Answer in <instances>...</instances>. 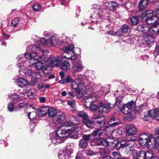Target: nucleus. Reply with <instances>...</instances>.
Masks as SVG:
<instances>
[{
    "instance_id": "nucleus-1",
    "label": "nucleus",
    "mask_w": 159,
    "mask_h": 159,
    "mask_svg": "<svg viewBox=\"0 0 159 159\" xmlns=\"http://www.w3.org/2000/svg\"><path fill=\"white\" fill-rule=\"evenodd\" d=\"M26 50L28 52H34L39 50L43 53V55L39 57L40 60L44 61H47L53 66H60L61 61L59 57L52 56L48 59L47 58L46 54H45L44 53L47 52L48 51L40 48L39 46L37 45H31L28 46L26 48Z\"/></svg>"
},
{
    "instance_id": "nucleus-2",
    "label": "nucleus",
    "mask_w": 159,
    "mask_h": 159,
    "mask_svg": "<svg viewBox=\"0 0 159 159\" xmlns=\"http://www.w3.org/2000/svg\"><path fill=\"white\" fill-rule=\"evenodd\" d=\"M111 107L109 104L100 102L98 110H97L95 113H93L92 118L93 122L98 125L100 127L103 126L105 122V117L99 115V114L107 113L109 112Z\"/></svg>"
},
{
    "instance_id": "nucleus-3",
    "label": "nucleus",
    "mask_w": 159,
    "mask_h": 159,
    "mask_svg": "<svg viewBox=\"0 0 159 159\" xmlns=\"http://www.w3.org/2000/svg\"><path fill=\"white\" fill-rule=\"evenodd\" d=\"M85 78V77L84 75H79L77 78L71 83L72 88L78 93L77 96L79 98L83 96V91L85 89L83 84L84 80Z\"/></svg>"
},
{
    "instance_id": "nucleus-4",
    "label": "nucleus",
    "mask_w": 159,
    "mask_h": 159,
    "mask_svg": "<svg viewBox=\"0 0 159 159\" xmlns=\"http://www.w3.org/2000/svg\"><path fill=\"white\" fill-rule=\"evenodd\" d=\"M69 131L64 129H61L58 128L56 133L51 138L52 143L54 144H58L63 143L65 139V138L69 136Z\"/></svg>"
},
{
    "instance_id": "nucleus-5",
    "label": "nucleus",
    "mask_w": 159,
    "mask_h": 159,
    "mask_svg": "<svg viewBox=\"0 0 159 159\" xmlns=\"http://www.w3.org/2000/svg\"><path fill=\"white\" fill-rule=\"evenodd\" d=\"M132 155L134 159H159L156 156H153L152 151L145 152L142 150L138 152L134 150L132 151Z\"/></svg>"
},
{
    "instance_id": "nucleus-6",
    "label": "nucleus",
    "mask_w": 159,
    "mask_h": 159,
    "mask_svg": "<svg viewBox=\"0 0 159 159\" xmlns=\"http://www.w3.org/2000/svg\"><path fill=\"white\" fill-rule=\"evenodd\" d=\"M137 29L139 31L142 32L143 33L149 32L152 34H157L159 32V23L153 24L150 28L149 25L143 24L139 25Z\"/></svg>"
},
{
    "instance_id": "nucleus-7",
    "label": "nucleus",
    "mask_w": 159,
    "mask_h": 159,
    "mask_svg": "<svg viewBox=\"0 0 159 159\" xmlns=\"http://www.w3.org/2000/svg\"><path fill=\"white\" fill-rule=\"evenodd\" d=\"M73 44L70 45L63 49V52L62 54V59L66 58L68 60H73L75 58V54L73 51L74 48Z\"/></svg>"
},
{
    "instance_id": "nucleus-8",
    "label": "nucleus",
    "mask_w": 159,
    "mask_h": 159,
    "mask_svg": "<svg viewBox=\"0 0 159 159\" xmlns=\"http://www.w3.org/2000/svg\"><path fill=\"white\" fill-rule=\"evenodd\" d=\"M154 12L152 10H148L147 11L144 16L142 18L143 21H145L147 22L148 25H151L153 22V24H157L159 23V20L157 22V20H156V18L154 16Z\"/></svg>"
},
{
    "instance_id": "nucleus-9",
    "label": "nucleus",
    "mask_w": 159,
    "mask_h": 159,
    "mask_svg": "<svg viewBox=\"0 0 159 159\" xmlns=\"http://www.w3.org/2000/svg\"><path fill=\"white\" fill-rule=\"evenodd\" d=\"M118 6V4L116 2H111L107 3H104L103 5L101 6V7L102 9H103L106 14L108 13L109 9L110 10H113Z\"/></svg>"
},
{
    "instance_id": "nucleus-10",
    "label": "nucleus",
    "mask_w": 159,
    "mask_h": 159,
    "mask_svg": "<svg viewBox=\"0 0 159 159\" xmlns=\"http://www.w3.org/2000/svg\"><path fill=\"white\" fill-rule=\"evenodd\" d=\"M40 41L43 44L48 45L54 47L58 44V39L57 36L55 35H53L47 40L44 38H41Z\"/></svg>"
},
{
    "instance_id": "nucleus-11",
    "label": "nucleus",
    "mask_w": 159,
    "mask_h": 159,
    "mask_svg": "<svg viewBox=\"0 0 159 159\" xmlns=\"http://www.w3.org/2000/svg\"><path fill=\"white\" fill-rule=\"evenodd\" d=\"M151 138V136L149 137L146 134H142L139 137V143L142 146L147 144L149 148H151L152 144L150 141Z\"/></svg>"
},
{
    "instance_id": "nucleus-12",
    "label": "nucleus",
    "mask_w": 159,
    "mask_h": 159,
    "mask_svg": "<svg viewBox=\"0 0 159 159\" xmlns=\"http://www.w3.org/2000/svg\"><path fill=\"white\" fill-rule=\"evenodd\" d=\"M83 90L86 91V94H84V97L86 98V102H87L88 100H90V102H92L94 101L92 99L93 98H95V93L94 92V91L91 88H89L87 87L86 88Z\"/></svg>"
},
{
    "instance_id": "nucleus-13",
    "label": "nucleus",
    "mask_w": 159,
    "mask_h": 159,
    "mask_svg": "<svg viewBox=\"0 0 159 159\" xmlns=\"http://www.w3.org/2000/svg\"><path fill=\"white\" fill-rule=\"evenodd\" d=\"M76 116L78 117H81L83 118V122L88 127L91 126V122L89 120L88 115L84 111H79L77 114Z\"/></svg>"
},
{
    "instance_id": "nucleus-14",
    "label": "nucleus",
    "mask_w": 159,
    "mask_h": 159,
    "mask_svg": "<svg viewBox=\"0 0 159 159\" xmlns=\"http://www.w3.org/2000/svg\"><path fill=\"white\" fill-rule=\"evenodd\" d=\"M134 103V102L131 101L126 104H124L121 109L122 112L125 115L130 114Z\"/></svg>"
},
{
    "instance_id": "nucleus-15",
    "label": "nucleus",
    "mask_w": 159,
    "mask_h": 159,
    "mask_svg": "<svg viewBox=\"0 0 159 159\" xmlns=\"http://www.w3.org/2000/svg\"><path fill=\"white\" fill-rule=\"evenodd\" d=\"M71 67V71L73 73L80 72L84 69L82 63L80 61L73 63Z\"/></svg>"
},
{
    "instance_id": "nucleus-16",
    "label": "nucleus",
    "mask_w": 159,
    "mask_h": 159,
    "mask_svg": "<svg viewBox=\"0 0 159 159\" xmlns=\"http://www.w3.org/2000/svg\"><path fill=\"white\" fill-rule=\"evenodd\" d=\"M90 134L83 135V138L79 141V145L82 148H85L87 146L88 142L89 140Z\"/></svg>"
},
{
    "instance_id": "nucleus-17",
    "label": "nucleus",
    "mask_w": 159,
    "mask_h": 159,
    "mask_svg": "<svg viewBox=\"0 0 159 159\" xmlns=\"http://www.w3.org/2000/svg\"><path fill=\"white\" fill-rule=\"evenodd\" d=\"M73 150L70 149L69 150H65L61 152L58 155V157L59 159H69L70 156L73 152Z\"/></svg>"
},
{
    "instance_id": "nucleus-18",
    "label": "nucleus",
    "mask_w": 159,
    "mask_h": 159,
    "mask_svg": "<svg viewBox=\"0 0 159 159\" xmlns=\"http://www.w3.org/2000/svg\"><path fill=\"white\" fill-rule=\"evenodd\" d=\"M126 131L127 135L133 136L136 134L137 129L135 125L130 124L126 126Z\"/></svg>"
},
{
    "instance_id": "nucleus-19",
    "label": "nucleus",
    "mask_w": 159,
    "mask_h": 159,
    "mask_svg": "<svg viewBox=\"0 0 159 159\" xmlns=\"http://www.w3.org/2000/svg\"><path fill=\"white\" fill-rule=\"evenodd\" d=\"M106 13L103 9H102L101 7V6L93 14L91 17L93 19H97L98 18H102V16H105Z\"/></svg>"
},
{
    "instance_id": "nucleus-20",
    "label": "nucleus",
    "mask_w": 159,
    "mask_h": 159,
    "mask_svg": "<svg viewBox=\"0 0 159 159\" xmlns=\"http://www.w3.org/2000/svg\"><path fill=\"white\" fill-rule=\"evenodd\" d=\"M37 56V54L35 52L31 53H25V58L29 59V62L30 64H33L34 62L37 61V59L34 57Z\"/></svg>"
},
{
    "instance_id": "nucleus-21",
    "label": "nucleus",
    "mask_w": 159,
    "mask_h": 159,
    "mask_svg": "<svg viewBox=\"0 0 159 159\" xmlns=\"http://www.w3.org/2000/svg\"><path fill=\"white\" fill-rule=\"evenodd\" d=\"M65 118V115L64 113H61L57 114L53 118V122L56 125L62 124Z\"/></svg>"
},
{
    "instance_id": "nucleus-22",
    "label": "nucleus",
    "mask_w": 159,
    "mask_h": 159,
    "mask_svg": "<svg viewBox=\"0 0 159 159\" xmlns=\"http://www.w3.org/2000/svg\"><path fill=\"white\" fill-rule=\"evenodd\" d=\"M65 131H69V136L70 135H73V134H81L82 133V131L81 128L80 126H78L77 125L71 128L70 129H68L65 130Z\"/></svg>"
},
{
    "instance_id": "nucleus-23",
    "label": "nucleus",
    "mask_w": 159,
    "mask_h": 159,
    "mask_svg": "<svg viewBox=\"0 0 159 159\" xmlns=\"http://www.w3.org/2000/svg\"><path fill=\"white\" fill-rule=\"evenodd\" d=\"M15 83L18 86L22 88L26 85L29 84V82L23 78H18L16 79V81H15Z\"/></svg>"
},
{
    "instance_id": "nucleus-24",
    "label": "nucleus",
    "mask_w": 159,
    "mask_h": 159,
    "mask_svg": "<svg viewBox=\"0 0 159 159\" xmlns=\"http://www.w3.org/2000/svg\"><path fill=\"white\" fill-rule=\"evenodd\" d=\"M155 110H152L145 112L144 113V119L145 120H148L151 118L155 119Z\"/></svg>"
},
{
    "instance_id": "nucleus-25",
    "label": "nucleus",
    "mask_w": 159,
    "mask_h": 159,
    "mask_svg": "<svg viewBox=\"0 0 159 159\" xmlns=\"http://www.w3.org/2000/svg\"><path fill=\"white\" fill-rule=\"evenodd\" d=\"M32 79L30 81V84L32 85H35L37 82V79H38L40 75L39 73L37 72H32Z\"/></svg>"
},
{
    "instance_id": "nucleus-26",
    "label": "nucleus",
    "mask_w": 159,
    "mask_h": 159,
    "mask_svg": "<svg viewBox=\"0 0 159 159\" xmlns=\"http://www.w3.org/2000/svg\"><path fill=\"white\" fill-rule=\"evenodd\" d=\"M150 141L152 144V146L156 148H159V136L154 138L151 136Z\"/></svg>"
},
{
    "instance_id": "nucleus-27",
    "label": "nucleus",
    "mask_w": 159,
    "mask_h": 159,
    "mask_svg": "<svg viewBox=\"0 0 159 159\" xmlns=\"http://www.w3.org/2000/svg\"><path fill=\"white\" fill-rule=\"evenodd\" d=\"M59 67L65 71H67L70 68V64L68 61H65L60 63Z\"/></svg>"
},
{
    "instance_id": "nucleus-28",
    "label": "nucleus",
    "mask_w": 159,
    "mask_h": 159,
    "mask_svg": "<svg viewBox=\"0 0 159 159\" xmlns=\"http://www.w3.org/2000/svg\"><path fill=\"white\" fill-rule=\"evenodd\" d=\"M149 2H152L151 0H141L139 6V9L140 10H142L147 7Z\"/></svg>"
},
{
    "instance_id": "nucleus-29",
    "label": "nucleus",
    "mask_w": 159,
    "mask_h": 159,
    "mask_svg": "<svg viewBox=\"0 0 159 159\" xmlns=\"http://www.w3.org/2000/svg\"><path fill=\"white\" fill-rule=\"evenodd\" d=\"M114 128L110 125L106 126L103 129L105 134L108 135H111L114 133Z\"/></svg>"
},
{
    "instance_id": "nucleus-30",
    "label": "nucleus",
    "mask_w": 159,
    "mask_h": 159,
    "mask_svg": "<svg viewBox=\"0 0 159 159\" xmlns=\"http://www.w3.org/2000/svg\"><path fill=\"white\" fill-rule=\"evenodd\" d=\"M34 63L33 64H30V66H34L36 69L38 70H40L43 69L44 67L43 63L41 61H37L34 62Z\"/></svg>"
},
{
    "instance_id": "nucleus-31",
    "label": "nucleus",
    "mask_w": 159,
    "mask_h": 159,
    "mask_svg": "<svg viewBox=\"0 0 159 159\" xmlns=\"http://www.w3.org/2000/svg\"><path fill=\"white\" fill-rule=\"evenodd\" d=\"M132 146L133 144L131 143H127L125 147H124L123 149V151L126 154H130L132 151Z\"/></svg>"
},
{
    "instance_id": "nucleus-32",
    "label": "nucleus",
    "mask_w": 159,
    "mask_h": 159,
    "mask_svg": "<svg viewBox=\"0 0 159 159\" xmlns=\"http://www.w3.org/2000/svg\"><path fill=\"white\" fill-rule=\"evenodd\" d=\"M97 144L99 146H102L106 147L109 144V143L106 139L103 138H101L97 140Z\"/></svg>"
},
{
    "instance_id": "nucleus-33",
    "label": "nucleus",
    "mask_w": 159,
    "mask_h": 159,
    "mask_svg": "<svg viewBox=\"0 0 159 159\" xmlns=\"http://www.w3.org/2000/svg\"><path fill=\"white\" fill-rule=\"evenodd\" d=\"M22 55H21L19 56H18L17 58H18L19 59L18 60L17 66L20 69V71L23 70L25 68L24 66V62L22 61L23 59V58H20V57L22 56Z\"/></svg>"
},
{
    "instance_id": "nucleus-34",
    "label": "nucleus",
    "mask_w": 159,
    "mask_h": 159,
    "mask_svg": "<svg viewBox=\"0 0 159 159\" xmlns=\"http://www.w3.org/2000/svg\"><path fill=\"white\" fill-rule=\"evenodd\" d=\"M48 114L49 117L54 116L57 113V110L54 108L50 107L48 108Z\"/></svg>"
},
{
    "instance_id": "nucleus-35",
    "label": "nucleus",
    "mask_w": 159,
    "mask_h": 159,
    "mask_svg": "<svg viewBox=\"0 0 159 159\" xmlns=\"http://www.w3.org/2000/svg\"><path fill=\"white\" fill-rule=\"evenodd\" d=\"M36 91L34 89L28 90L27 93V96L30 98H33L36 95Z\"/></svg>"
},
{
    "instance_id": "nucleus-36",
    "label": "nucleus",
    "mask_w": 159,
    "mask_h": 159,
    "mask_svg": "<svg viewBox=\"0 0 159 159\" xmlns=\"http://www.w3.org/2000/svg\"><path fill=\"white\" fill-rule=\"evenodd\" d=\"M106 89H107L105 88L102 87L100 90L95 93V98L99 97L105 95L107 93L105 91Z\"/></svg>"
},
{
    "instance_id": "nucleus-37",
    "label": "nucleus",
    "mask_w": 159,
    "mask_h": 159,
    "mask_svg": "<svg viewBox=\"0 0 159 159\" xmlns=\"http://www.w3.org/2000/svg\"><path fill=\"white\" fill-rule=\"evenodd\" d=\"M50 85L49 84H44L42 83L39 84L38 86V88L40 91L43 92L46 89L49 88Z\"/></svg>"
},
{
    "instance_id": "nucleus-38",
    "label": "nucleus",
    "mask_w": 159,
    "mask_h": 159,
    "mask_svg": "<svg viewBox=\"0 0 159 159\" xmlns=\"http://www.w3.org/2000/svg\"><path fill=\"white\" fill-rule=\"evenodd\" d=\"M129 28V26L126 24L123 25L121 27L120 29L121 32H120V33L123 35L122 37L124 36L123 34H126L128 33Z\"/></svg>"
},
{
    "instance_id": "nucleus-39",
    "label": "nucleus",
    "mask_w": 159,
    "mask_h": 159,
    "mask_svg": "<svg viewBox=\"0 0 159 159\" xmlns=\"http://www.w3.org/2000/svg\"><path fill=\"white\" fill-rule=\"evenodd\" d=\"M153 39L154 38L152 35H148L144 36L143 38V40L147 44L153 42Z\"/></svg>"
},
{
    "instance_id": "nucleus-40",
    "label": "nucleus",
    "mask_w": 159,
    "mask_h": 159,
    "mask_svg": "<svg viewBox=\"0 0 159 159\" xmlns=\"http://www.w3.org/2000/svg\"><path fill=\"white\" fill-rule=\"evenodd\" d=\"M102 133V131L101 129H97L94 130L92 133V135L93 137H99Z\"/></svg>"
},
{
    "instance_id": "nucleus-41",
    "label": "nucleus",
    "mask_w": 159,
    "mask_h": 159,
    "mask_svg": "<svg viewBox=\"0 0 159 159\" xmlns=\"http://www.w3.org/2000/svg\"><path fill=\"white\" fill-rule=\"evenodd\" d=\"M75 123L74 122H72L70 121H66L64 122L61 125V127H70L72 126Z\"/></svg>"
},
{
    "instance_id": "nucleus-42",
    "label": "nucleus",
    "mask_w": 159,
    "mask_h": 159,
    "mask_svg": "<svg viewBox=\"0 0 159 159\" xmlns=\"http://www.w3.org/2000/svg\"><path fill=\"white\" fill-rule=\"evenodd\" d=\"M48 110V108L46 107H41L39 108L38 110L39 114L42 115H44L47 114V111Z\"/></svg>"
},
{
    "instance_id": "nucleus-43",
    "label": "nucleus",
    "mask_w": 159,
    "mask_h": 159,
    "mask_svg": "<svg viewBox=\"0 0 159 159\" xmlns=\"http://www.w3.org/2000/svg\"><path fill=\"white\" fill-rule=\"evenodd\" d=\"M27 77L30 76L32 75V71L28 68H25L23 70H21Z\"/></svg>"
},
{
    "instance_id": "nucleus-44",
    "label": "nucleus",
    "mask_w": 159,
    "mask_h": 159,
    "mask_svg": "<svg viewBox=\"0 0 159 159\" xmlns=\"http://www.w3.org/2000/svg\"><path fill=\"white\" fill-rule=\"evenodd\" d=\"M107 33L112 35H116L118 37H122L123 35L120 33L119 30L116 32H114L112 30H110Z\"/></svg>"
},
{
    "instance_id": "nucleus-45",
    "label": "nucleus",
    "mask_w": 159,
    "mask_h": 159,
    "mask_svg": "<svg viewBox=\"0 0 159 159\" xmlns=\"http://www.w3.org/2000/svg\"><path fill=\"white\" fill-rule=\"evenodd\" d=\"M9 98L10 99L12 100L15 102L20 101L19 96L16 94H14L11 95L9 97Z\"/></svg>"
},
{
    "instance_id": "nucleus-46",
    "label": "nucleus",
    "mask_w": 159,
    "mask_h": 159,
    "mask_svg": "<svg viewBox=\"0 0 159 159\" xmlns=\"http://www.w3.org/2000/svg\"><path fill=\"white\" fill-rule=\"evenodd\" d=\"M127 144L126 143V142L125 141H122L121 142H119L118 143V144L117 145V147L119 149H120L122 148V150H123V149L124 147H125V146Z\"/></svg>"
},
{
    "instance_id": "nucleus-47",
    "label": "nucleus",
    "mask_w": 159,
    "mask_h": 159,
    "mask_svg": "<svg viewBox=\"0 0 159 159\" xmlns=\"http://www.w3.org/2000/svg\"><path fill=\"white\" fill-rule=\"evenodd\" d=\"M41 5L39 3H35L33 6V8L35 11H38L41 9Z\"/></svg>"
},
{
    "instance_id": "nucleus-48",
    "label": "nucleus",
    "mask_w": 159,
    "mask_h": 159,
    "mask_svg": "<svg viewBox=\"0 0 159 159\" xmlns=\"http://www.w3.org/2000/svg\"><path fill=\"white\" fill-rule=\"evenodd\" d=\"M117 138H120L122 137V131L119 129H117L114 131Z\"/></svg>"
},
{
    "instance_id": "nucleus-49",
    "label": "nucleus",
    "mask_w": 159,
    "mask_h": 159,
    "mask_svg": "<svg viewBox=\"0 0 159 159\" xmlns=\"http://www.w3.org/2000/svg\"><path fill=\"white\" fill-rule=\"evenodd\" d=\"M20 20L19 18H16L13 20L11 23V26L16 27L19 23Z\"/></svg>"
},
{
    "instance_id": "nucleus-50",
    "label": "nucleus",
    "mask_w": 159,
    "mask_h": 159,
    "mask_svg": "<svg viewBox=\"0 0 159 159\" xmlns=\"http://www.w3.org/2000/svg\"><path fill=\"white\" fill-rule=\"evenodd\" d=\"M115 120V118L114 117H112L111 118L110 120L108 122V123L109 125H117L120 123L119 122H112V121H114Z\"/></svg>"
},
{
    "instance_id": "nucleus-51",
    "label": "nucleus",
    "mask_w": 159,
    "mask_h": 159,
    "mask_svg": "<svg viewBox=\"0 0 159 159\" xmlns=\"http://www.w3.org/2000/svg\"><path fill=\"white\" fill-rule=\"evenodd\" d=\"M112 154L114 157V159H119L120 157V154L119 152H112Z\"/></svg>"
},
{
    "instance_id": "nucleus-52",
    "label": "nucleus",
    "mask_w": 159,
    "mask_h": 159,
    "mask_svg": "<svg viewBox=\"0 0 159 159\" xmlns=\"http://www.w3.org/2000/svg\"><path fill=\"white\" fill-rule=\"evenodd\" d=\"M88 101L91 103L89 107L90 109L93 111L96 110L97 109V105L95 104H93L92 103L93 102H91L90 100H88Z\"/></svg>"
},
{
    "instance_id": "nucleus-53",
    "label": "nucleus",
    "mask_w": 159,
    "mask_h": 159,
    "mask_svg": "<svg viewBox=\"0 0 159 159\" xmlns=\"http://www.w3.org/2000/svg\"><path fill=\"white\" fill-rule=\"evenodd\" d=\"M14 105L13 102H9L8 105L7 109L8 111L10 112H12L14 110Z\"/></svg>"
},
{
    "instance_id": "nucleus-54",
    "label": "nucleus",
    "mask_w": 159,
    "mask_h": 159,
    "mask_svg": "<svg viewBox=\"0 0 159 159\" xmlns=\"http://www.w3.org/2000/svg\"><path fill=\"white\" fill-rule=\"evenodd\" d=\"M131 23L133 25H136L138 22V18L136 17H133L130 19Z\"/></svg>"
},
{
    "instance_id": "nucleus-55",
    "label": "nucleus",
    "mask_w": 159,
    "mask_h": 159,
    "mask_svg": "<svg viewBox=\"0 0 159 159\" xmlns=\"http://www.w3.org/2000/svg\"><path fill=\"white\" fill-rule=\"evenodd\" d=\"M154 54L155 57L157 55H159V46H157L155 48L154 50Z\"/></svg>"
},
{
    "instance_id": "nucleus-56",
    "label": "nucleus",
    "mask_w": 159,
    "mask_h": 159,
    "mask_svg": "<svg viewBox=\"0 0 159 159\" xmlns=\"http://www.w3.org/2000/svg\"><path fill=\"white\" fill-rule=\"evenodd\" d=\"M154 110H155V119L159 121V109Z\"/></svg>"
},
{
    "instance_id": "nucleus-57",
    "label": "nucleus",
    "mask_w": 159,
    "mask_h": 159,
    "mask_svg": "<svg viewBox=\"0 0 159 159\" xmlns=\"http://www.w3.org/2000/svg\"><path fill=\"white\" fill-rule=\"evenodd\" d=\"M68 103L72 108H74L75 107V102L73 101H68Z\"/></svg>"
},
{
    "instance_id": "nucleus-58",
    "label": "nucleus",
    "mask_w": 159,
    "mask_h": 159,
    "mask_svg": "<svg viewBox=\"0 0 159 159\" xmlns=\"http://www.w3.org/2000/svg\"><path fill=\"white\" fill-rule=\"evenodd\" d=\"M72 79L70 75L67 76L65 79V81L66 83H69L72 81Z\"/></svg>"
},
{
    "instance_id": "nucleus-59",
    "label": "nucleus",
    "mask_w": 159,
    "mask_h": 159,
    "mask_svg": "<svg viewBox=\"0 0 159 159\" xmlns=\"http://www.w3.org/2000/svg\"><path fill=\"white\" fill-rule=\"evenodd\" d=\"M67 94L68 96L67 97L69 98L73 99L74 97V95L73 94V92H68L67 93Z\"/></svg>"
},
{
    "instance_id": "nucleus-60",
    "label": "nucleus",
    "mask_w": 159,
    "mask_h": 159,
    "mask_svg": "<svg viewBox=\"0 0 159 159\" xmlns=\"http://www.w3.org/2000/svg\"><path fill=\"white\" fill-rule=\"evenodd\" d=\"M85 153L89 155H95L96 153L94 152H93L89 150H86L85 151Z\"/></svg>"
},
{
    "instance_id": "nucleus-61",
    "label": "nucleus",
    "mask_w": 159,
    "mask_h": 159,
    "mask_svg": "<svg viewBox=\"0 0 159 159\" xmlns=\"http://www.w3.org/2000/svg\"><path fill=\"white\" fill-rule=\"evenodd\" d=\"M26 96L27 95H25V93H24V94H21L20 96H19L20 101L25 100L26 98Z\"/></svg>"
},
{
    "instance_id": "nucleus-62",
    "label": "nucleus",
    "mask_w": 159,
    "mask_h": 159,
    "mask_svg": "<svg viewBox=\"0 0 159 159\" xmlns=\"http://www.w3.org/2000/svg\"><path fill=\"white\" fill-rule=\"evenodd\" d=\"M154 15L156 17V20H157L159 18V10L154 11Z\"/></svg>"
},
{
    "instance_id": "nucleus-63",
    "label": "nucleus",
    "mask_w": 159,
    "mask_h": 159,
    "mask_svg": "<svg viewBox=\"0 0 159 159\" xmlns=\"http://www.w3.org/2000/svg\"><path fill=\"white\" fill-rule=\"evenodd\" d=\"M83 157L81 153H78L75 158V159H83Z\"/></svg>"
},
{
    "instance_id": "nucleus-64",
    "label": "nucleus",
    "mask_w": 159,
    "mask_h": 159,
    "mask_svg": "<svg viewBox=\"0 0 159 159\" xmlns=\"http://www.w3.org/2000/svg\"><path fill=\"white\" fill-rule=\"evenodd\" d=\"M27 103L24 102L22 103H20L18 105V106L19 107L21 108L24 107L25 105H27Z\"/></svg>"
}]
</instances>
